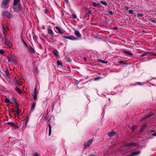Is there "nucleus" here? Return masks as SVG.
<instances>
[{
    "label": "nucleus",
    "instance_id": "34",
    "mask_svg": "<svg viewBox=\"0 0 156 156\" xmlns=\"http://www.w3.org/2000/svg\"><path fill=\"white\" fill-rule=\"evenodd\" d=\"M65 59L67 61V62H70V59L69 58V57L68 56H66V57Z\"/></svg>",
    "mask_w": 156,
    "mask_h": 156
},
{
    "label": "nucleus",
    "instance_id": "17",
    "mask_svg": "<svg viewBox=\"0 0 156 156\" xmlns=\"http://www.w3.org/2000/svg\"><path fill=\"white\" fill-rule=\"evenodd\" d=\"M92 5L94 7H97L98 8H100V4L99 3H96L95 2H91Z\"/></svg>",
    "mask_w": 156,
    "mask_h": 156
},
{
    "label": "nucleus",
    "instance_id": "62",
    "mask_svg": "<svg viewBox=\"0 0 156 156\" xmlns=\"http://www.w3.org/2000/svg\"><path fill=\"white\" fill-rule=\"evenodd\" d=\"M3 28L4 30H5V28L4 26H3Z\"/></svg>",
    "mask_w": 156,
    "mask_h": 156
},
{
    "label": "nucleus",
    "instance_id": "2",
    "mask_svg": "<svg viewBox=\"0 0 156 156\" xmlns=\"http://www.w3.org/2000/svg\"><path fill=\"white\" fill-rule=\"evenodd\" d=\"M8 62L12 64H14L17 60L16 57L14 55H10L8 56Z\"/></svg>",
    "mask_w": 156,
    "mask_h": 156
},
{
    "label": "nucleus",
    "instance_id": "58",
    "mask_svg": "<svg viewBox=\"0 0 156 156\" xmlns=\"http://www.w3.org/2000/svg\"><path fill=\"white\" fill-rule=\"evenodd\" d=\"M154 79V82H156V79H155L154 78H152V79H151V80H151L152 79Z\"/></svg>",
    "mask_w": 156,
    "mask_h": 156
},
{
    "label": "nucleus",
    "instance_id": "50",
    "mask_svg": "<svg viewBox=\"0 0 156 156\" xmlns=\"http://www.w3.org/2000/svg\"><path fill=\"white\" fill-rule=\"evenodd\" d=\"M147 54V52H145V53H143L141 55V56H144L145 55H146Z\"/></svg>",
    "mask_w": 156,
    "mask_h": 156
},
{
    "label": "nucleus",
    "instance_id": "18",
    "mask_svg": "<svg viewBox=\"0 0 156 156\" xmlns=\"http://www.w3.org/2000/svg\"><path fill=\"white\" fill-rule=\"evenodd\" d=\"M55 27L56 29L58 31V33L61 34H62L63 33L62 31V29L58 26Z\"/></svg>",
    "mask_w": 156,
    "mask_h": 156
},
{
    "label": "nucleus",
    "instance_id": "37",
    "mask_svg": "<svg viewBox=\"0 0 156 156\" xmlns=\"http://www.w3.org/2000/svg\"><path fill=\"white\" fill-rule=\"evenodd\" d=\"M120 69H114V70H113L114 72H119L120 71Z\"/></svg>",
    "mask_w": 156,
    "mask_h": 156
},
{
    "label": "nucleus",
    "instance_id": "30",
    "mask_svg": "<svg viewBox=\"0 0 156 156\" xmlns=\"http://www.w3.org/2000/svg\"><path fill=\"white\" fill-rule=\"evenodd\" d=\"M33 72L34 74H38L39 73V71L38 70V69H34L33 70Z\"/></svg>",
    "mask_w": 156,
    "mask_h": 156
},
{
    "label": "nucleus",
    "instance_id": "4",
    "mask_svg": "<svg viewBox=\"0 0 156 156\" xmlns=\"http://www.w3.org/2000/svg\"><path fill=\"white\" fill-rule=\"evenodd\" d=\"M141 152L140 151H132L129 153V156H138L140 154Z\"/></svg>",
    "mask_w": 156,
    "mask_h": 156
},
{
    "label": "nucleus",
    "instance_id": "10",
    "mask_svg": "<svg viewBox=\"0 0 156 156\" xmlns=\"http://www.w3.org/2000/svg\"><path fill=\"white\" fill-rule=\"evenodd\" d=\"M6 70L5 73L6 75L5 77L7 79L10 80L11 78V76L10 74L8 72V69H5Z\"/></svg>",
    "mask_w": 156,
    "mask_h": 156
},
{
    "label": "nucleus",
    "instance_id": "56",
    "mask_svg": "<svg viewBox=\"0 0 156 156\" xmlns=\"http://www.w3.org/2000/svg\"><path fill=\"white\" fill-rule=\"evenodd\" d=\"M94 56V54L93 53H91V57H92V58H93V57Z\"/></svg>",
    "mask_w": 156,
    "mask_h": 156
},
{
    "label": "nucleus",
    "instance_id": "43",
    "mask_svg": "<svg viewBox=\"0 0 156 156\" xmlns=\"http://www.w3.org/2000/svg\"><path fill=\"white\" fill-rule=\"evenodd\" d=\"M57 65L58 66L61 65V62L58 60L57 61Z\"/></svg>",
    "mask_w": 156,
    "mask_h": 156
},
{
    "label": "nucleus",
    "instance_id": "14",
    "mask_svg": "<svg viewBox=\"0 0 156 156\" xmlns=\"http://www.w3.org/2000/svg\"><path fill=\"white\" fill-rule=\"evenodd\" d=\"M153 115V113L152 112H151L149 114H147L144 115L143 118H142V119H144L147 118H148L151 116L152 115Z\"/></svg>",
    "mask_w": 156,
    "mask_h": 156
},
{
    "label": "nucleus",
    "instance_id": "53",
    "mask_svg": "<svg viewBox=\"0 0 156 156\" xmlns=\"http://www.w3.org/2000/svg\"><path fill=\"white\" fill-rule=\"evenodd\" d=\"M48 115L44 117V119L46 120L48 119Z\"/></svg>",
    "mask_w": 156,
    "mask_h": 156
},
{
    "label": "nucleus",
    "instance_id": "47",
    "mask_svg": "<svg viewBox=\"0 0 156 156\" xmlns=\"http://www.w3.org/2000/svg\"><path fill=\"white\" fill-rule=\"evenodd\" d=\"M137 16L138 17H141L143 16V15L140 13H138L137 14Z\"/></svg>",
    "mask_w": 156,
    "mask_h": 156
},
{
    "label": "nucleus",
    "instance_id": "28",
    "mask_svg": "<svg viewBox=\"0 0 156 156\" xmlns=\"http://www.w3.org/2000/svg\"><path fill=\"white\" fill-rule=\"evenodd\" d=\"M5 102L6 103H10V100L8 98H6L4 100Z\"/></svg>",
    "mask_w": 156,
    "mask_h": 156
},
{
    "label": "nucleus",
    "instance_id": "24",
    "mask_svg": "<svg viewBox=\"0 0 156 156\" xmlns=\"http://www.w3.org/2000/svg\"><path fill=\"white\" fill-rule=\"evenodd\" d=\"M53 53L56 56V57L58 56V52L57 50H55L53 51Z\"/></svg>",
    "mask_w": 156,
    "mask_h": 156
},
{
    "label": "nucleus",
    "instance_id": "54",
    "mask_svg": "<svg viewBox=\"0 0 156 156\" xmlns=\"http://www.w3.org/2000/svg\"><path fill=\"white\" fill-rule=\"evenodd\" d=\"M100 78L99 77H97L94 79V80H99Z\"/></svg>",
    "mask_w": 156,
    "mask_h": 156
},
{
    "label": "nucleus",
    "instance_id": "57",
    "mask_svg": "<svg viewBox=\"0 0 156 156\" xmlns=\"http://www.w3.org/2000/svg\"><path fill=\"white\" fill-rule=\"evenodd\" d=\"M88 13H89L90 14H91V11L90 10H88Z\"/></svg>",
    "mask_w": 156,
    "mask_h": 156
},
{
    "label": "nucleus",
    "instance_id": "6",
    "mask_svg": "<svg viewBox=\"0 0 156 156\" xmlns=\"http://www.w3.org/2000/svg\"><path fill=\"white\" fill-rule=\"evenodd\" d=\"M93 141V139H90L87 141L86 142H85L84 144V147L85 148H86L87 147L89 146L90 145H91Z\"/></svg>",
    "mask_w": 156,
    "mask_h": 156
},
{
    "label": "nucleus",
    "instance_id": "22",
    "mask_svg": "<svg viewBox=\"0 0 156 156\" xmlns=\"http://www.w3.org/2000/svg\"><path fill=\"white\" fill-rule=\"evenodd\" d=\"M36 105V103L35 102H33L32 104L31 108V111L33 112L34 108H35V106Z\"/></svg>",
    "mask_w": 156,
    "mask_h": 156
},
{
    "label": "nucleus",
    "instance_id": "21",
    "mask_svg": "<svg viewBox=\"0 0 156 156\" xmlns=\"http://www.w3.org/2000/svg\"><path fill=\"white\" fill-rule=\"evenodd\" d=\"M61 69L60 70V71L65 73H69L70 72H71V71L70 70V69H68L69 70H68L67 69Z\"/></svg>",
    "mask_w": 156,
    "mask_h": 156
},
{
    "label": "nucleus",
    "instance_id": "61",
    "mask_svg": "<svg viewBox=\"0 0 156 156\" xmlns=\"http://www.w3.org/2000/svg\"><path fill=\"white\" fill-rule=\"evenodd\" d=\"M114 29H117V27H114Z\"/></svg>",
    "mask_w": 156,
    "mask_h": 156
},
{
    "label": "nucleus",
    "instance_id": "19",
    "mask_svg": "<svg viewBox=\"0 0 156 156\" xmlns=\"http://www.w3.org/2000/svg\"><path fill=\"white\" fill-rule=\"evenodd\" d=\"M10 103H15L17 104V102L16 101V99L14 97H12L10 100Z\"/></svg>",
    "mask_w": 156,
    "mask_h": 156
},
{
    "label": "nucleus",
    "instance_id": "59",
    "mask_svg": "<svg viewBox=\"0 0 156 156\" xmlns=\"http://www.w3.org/2000/svg\"><path fill=\"white\" fill-rule=\"evenodd\" d=\"M88 156H95V155L94 154H91L89 155Z\"/></svg>",
    "mask_w": 156,
    "mask_h": 156
},
{
    "label": "nucleus",
    "instance_id": "55",
    "mask_svg": "<svg viewBox=\"0 0 156 156\" xmlns=\"http://www.w3.org/2000/svg\"><path fill=\"white\" fill-rule=\"evenodd\" d=\"M35 93V94H37V90H36V88H35L34 89V92L33 93Z\"/></svg>",
    "mask_w": 156,
    "mask_h": 156
},
{
    "label": "nucleus",
    "instance_id": "27",
    "mask_svg": "<svg viewBox=\"0 0 156 156\" xmlns=\"http://www.w3.org/2000/svg\"><path fill=\"white\" fill-rule=\"evenodd\" d=\"M149 81H147L146 83H143V82H136V83L139 85H142L143 84H144L145 83H149Z\"/></svg>",
    "mask_w": 156,
    "mask_h": 156
},
{
    "label": "nucleus",
    "instance_id": "12",
    "mask_svg": "<svg viewBox=\"0 0 156 156\" xmlns=\"http://www.w3.org/2000/svg\"><path fill=\"white\" fill-rule=\"evenodd\" d=\"M136 143H129L126 142L125 144V145L126 147H129L131 146H135L136 145Z\"/></svg>",
    "mask_w": 156,
    "mask_h": 156
},
{
    "label": "nucleus",
    "instance_id": "39",
    "mask_svg": "<svg viewBox=\"0 0 156 156\" xmlns=\"http://www.w3.org/2000/svg\"><path fill=\"white\" fill-rule=\"evenodd\" d=\"M124 9L126 10H128L129 9V8L128 7L124 6Z\"/></svg>",
    "mask_w": 156,
    "mask_h": 156
},
{
    "label": "nucleus",
    "instance_id": "1",
    "mask_svg": "<svg viewBox=\"0 0 156 156\" xmlns=\"http://www.w3.org/2000/svg\"><path fill=\"white\" fill-rule=\"evenodd\" d=\"M20 2V0H14L12 8L16 12L18 13L22 10Z\"/></svg>",
    "mask_w": 156,
    "mask_h": 156
},
{
    "label": "nucleus",
    "instance_id": "7",
    "mask_svg": "<svg viewBox=\"0 0 156 156\" xmlns=\"http://www.w3.org/2000/svg\"><path fill=\"white\" fill-rule=\"evenodd\" d=\"M62 37L64 38L73 41L77 40L78 39L77 38H76L72 36H69L67 37L63 36H62Z\"/></svg>",
    "mask_w": 156,
    "mask_h": 156
},
{
    "label": "nucleus",
    "instance_id": "35",
    "mask_svg": "<svg viewBox=\"0 0 156 156\" xmlns=\"http://www.w3.org/2000/svg\"><path fill=\"white\" fill-rule=\"evenodd\" d=\"M5 53V51H4L2 49H0V54L2 55H3Z\"/></svg>",
    "mask_w": 156,
    "mask_h": 156
},
{
    "label": "nucleus",
    "instance_id": "9",
    "mask_svg": "<svg viewBox=\"0 0 156 156\" xmlns=\"http://www.w3.org/2000/svg\"><path fill=\"white\" fill-rule=\"evenodd\" d=\"M122 53L125 55H128L129 56H131L133 55V54L131 52L125 50H123L122 51Z\"/></svg>",
    "mask_w": 156,
    "mask_h": 156
},
{
    "label": "nucleus",
    "instance_id": "63",
    "mask_svg": "<svg viewBox=\"0 0 156 156\" xmlns=\"http://www.w3.org/2000/svg\"><path fill=\"white\" fill-rule=\"evenodd\" d=\"M153 55L156 56V54H153Z\"/></svg>",
    "mask_w": 156,
    "mask_h": 156
},
{
    "label": "nucleus",
    "instance_id": "11",
    "mask_svg": "<svg viewBox=\"0 0 156 156\" xmlns=\"http://www.w3.org/2000/svg\"><path fill=\"white\" fill-rule=\"evenodd\" d=\"M16 109L13 111L14 112H15L17 115H20L21 110L19 108L18 106L17 105L16 106Z\"/></svg>",
    "mask_w": 156,
    "mask_h": 156
},
{
    "label": "nucleus",
    "instance_id": "60",
    "mask_svg": "<svg viewBox=\"0 0 156 156\" xmlns=\"http://www.w3.org/2000/svg\"><path fill=\"white\" fill-rule=\"evenodd\" d=\"M64 0L65 1V2L66 3H68V0Z\"/></svg>",
    "mask_w": 156,
    "mask_h": 156
},
{
    "label": "nucleus",
    "instance_id": "64",
    "mask_svg": "<svg viewBox=\"0 0 156 156\" xmlns=\"http://www.w3.org/2000/svg\"><path fill=\"white\" fill-rule=\"evenodd\" d=\"M151 132H154V130H151Z\"/></svg>",
    "mask_w": 156,
    "mask_h": 156
},
{
    "label": "nucleus",
    "instance_id": "38",
    "mask_svg": "<svg viewBox=\"0 0 156 156\" xmlns=\"http://www.w3.org/2000/svg\"><path fill=\"white\" fill-rule=\"evenodd\" d=\"M22 41L24 45L25 46L27 47L28 46L27 43L23 39L22 40Z\"/></svg>",
    "mask_w": 156,
    "mask_h": 156
},
{
    "label": "nucleus",
    "instance_id": "32",
    "mask_svg": "<svg viewBox=\"0 0 156 156\" xmlns=\"http://www.w3.org/2000/svg\"><path fill=\"white\" fill-rule=\"evenodd\" d=\"M15 90L19 93H21L20 90L18 87H16L15 88Z\"/></svg>",
    "mask_w": 156,
    "mask_h": 156
},
{
    "label": "nucleus",
    "instance_id": "26",
    "mask_svg": "<svg viewBox=\"0 0 156 156\" xmlns=\"http://www.w3.org/2000/svg\"><path fill=\"white\" fill-rule=\"evenodd\" d=\"M98 61L99 62H100L101 63L105 64H107L108 62L107 61H104L103 60L101 59H98Z\"/></svg>",
    "mask_w": 156,
    "mask_h": 156
},
{
    "label": "nucleus",
    "instance_id": "25",
    "mask_svg": "<svg viewBox=\"0 0 156 156\" xmlns=\"http://www.w3.org/2000/svg\"><path fill=\"white\" fill-rule=\"evenodd\" d=\"M32 96L34 100H36L37 99V94L33 93L32 94Z\"/></svg>",
    "mask_w": 156,
    "mask_h": 156
},
{
    "label": "nucleus",
    "instance_id": "52",
    "mask_svg": "<svg viewBox=\"0 0 156 156\" xmlns=\"http://www.w3.org/2000/svg\"><path fill=\"white\" fill-rule=\"evenodd\" d=\"M151 135L154 136H156V132L152 133Z\"/></svg>",
    "mask_w": 156,
    "mask_h": 156
},
{
    "label": "nucleus",
    "instance_id": "29",
    "mask_svg": "<svg viewBox=\"0 0 156 156\" xmlns=\"http://www.w3.org/2000/svg\"><path fill=\"white\" fill-rule=\"evenodd\" d=\"M7 124L11 125L12 127H14L15 126V124L12 122H8Z\"/></svg>",
    "mask_w": 156,
    "mask_h": 156
},
{
    "label": "nucleus",
    "instance_id": "40",
    "mask_svg": "<svg viewBox=\"0 0 156 156\" xmlns=\"http://www.w3.org/2000/svg\"><path fill=\"white\" fill-rule=\"evenodd\" d=\"M80 81H79L78 80H76L74 82V84L75 85H77L80 82Z\"/></svg>",
    "mask_w": 156,
    "mask_h": 156
},
{
    "label": "nucleus",
    "instance_id": "13",
    "mask_svg": "<svg viewBox=\"0 0 156 156\" xmlns=\"http://www.w3.org/2000/svg\"><path fill=\"white\" fill-rule=\"evenodd\" d=\"M28 48V51L30 53H34L35 50L32 48L31 46L30 45L27 47Z\"/></svg>",
    "mask_w": 156,
    "mask_h": 156
},
{
    "label": "nucleus",
    "instance_id": "15",
    "mask_svg": "<svg viewBox=\"0 0 156 156\" xmlns=\"http://www.w3.org/2000/svg\"><path fill=\"white\" fill-rule=\"evenodd\" d=\"M116 133L115 132L112 131L109 132L108 134V135L109 137H111L114 136Z\"/></svg>",
    "mask_w": 156,
    "mask_h": 156
},
{
    "label": "nucleus",
    "instance_id": "8",
    "mask_svg": "<svg viewBox=\"0 0 156 156\" xmlns=\"http://www.w3.org/2000/svg\"><path fill=\"white\" fill-rule=\"evenodd\" d=\"M5 44L7 45L9 48H11L12 47V44L8 39L6 37H5Z\"/></svg>",
    "mask_w": 156,
    "mask_h": 156
},
{
    "label": "nucleus",
    "instance_id": "31",
    "mask_svg": "<svg viewBox=\"0 0 156 156\" xmlns=\"http://www.w3.org/2000/svg\"><path fill=\"white\" fill-rule=\"evenodd\" d=\"M100 2L101 4H102L105 6L107 5V2L105 1H100Z\"/></svg>",
    "mask_w": 156,
    "mask_h": 156
},
{
    "label": "nucleus",
    "instance_id": "45",
    "mask_svg": "<svg viewBox=\"0 0 156 156\" xmlns=\"http://www.w3.org/2000/svg\"><path fill=\"white\" fill-rule=\"evenodd\" d=\"M83 59L85 62H86L87 60V58L86 57H83Z\"/></svg>",
    "mask_w": 156,
    "mask_h": 156
},
{
    "label": "nucleus",
    "instance_id": "49",
    "mask_svg": "<svg viewBox=\"0 0 156 156\" xmlns=\"http://www.w3.org/2000/svg\"><path fill=\"white\" fill-rule=\"evenodd\" d=\"M136 126H132V130L133 131L134 130V129L136 128Z\"/></svg>",
    "mask_w": 156,
    "mask_h": 156
},
{
    "label": "nucleus",
    "instance_id": "36",
    "mask_svg": "<svg viewBox=\"0 0 156 156\" xmlns=\"http://www.w3.org/2000/svg\"><path fill=\"white\" fill-rule=\"evenodd\" d=\"M110 72V71H109V70L108 69L107 71L105 73H103V75H106L107 74H108ZM105 76H106L105 75Z\"/></svg>",
    "mask_w": 156,
    "mask_h": 156
},
{
    "label": "nucleus",
    "instance_id": "5",
    "mask_svg": "<svg viewBox=\"0 0 156 156\" xmlns=\"http://www.w3.org/2000/svg\"><path fill=\"white\" fill-rule=\"evenodd\" d=\"M3 16H7L9 18H11L13 17V15L8 11H4L2 13Z\"/></svg>",
    "mask_w": 156,
    "mask_h": 156
},
{
    "label": "nucleus",
    "instance_id": "23",
    "mask_svg": "<svg viewBox=\"0 0 156 156\" xmlns=\"http://www.w3.org/2000/svg\"><path fill=\"white\" fill-rule=\"evenodd\" d=\"M48 129H49V136H50L51 133V126L50 124H48Z\"/></svg>",
    "mask_w": 156,
    "mask_h": 156
},
{
    "label": "nucleus",
    "instance_id": "33",
    "mask_svg": "<svg viewBox=\"0 0 156 156\" xmlns=\"http://www.w3.org/2000/svg\"><path fill=\"white\" fill-rule=\"evenodd\" d=\"M3 41V39L1 35L0 36V44H2Z\"/></svg>",
    "mask_w": 156,
    "mask_h": 156
},
{
    "label": "nucleus",
    "instance_id": "46",
    "mask_svg": "<svg viewBox=\"0 0 156 156\" xmlns=\"http://www.w3.org/2000/svg\"><path fill=\"white\" fill-rule=\"evenodd\" d=\"M72 17L73 18V19H76L77 17L76 15L74 14L72 15Z\"/></svg>",
    "mask_w": 156,
    "mask_h": 156
},
{
    "label": "nucleus",
    "instance_id": "44",
    "mask_svg": "<svg viewBox=\"0 0 156 156\" xmlns=\"http://www.w3.org/2000/svg\"><path fill=\"white\" fill-rule=\"evenodd\" d=\"M108 13L109 14L111 15H113V12L112 11H109Z\"/></svg>",
    "mask_w": 156,
    "mask_h": 156
},
{
    "label": "nucleus",
    "instance_id": "48",
    "mask_svg": "<svg viewBox=\"0 0 156 156\" xmlns=\"http://www.w3.org/2000/svg\"><path fill=\"white\" fill-rule=\"evenodd\" d=\"M133 11L132 10H129V13L130 14H133Z\"/></svg>",
    "mask_w": 156,
    "mask_h": 156
},
{
    "label": "nucleus",
    "instance_id": "3",
    "mask_svg": "<svg viewBox=\"0 0 156 156\" xmlns=\"http://www.w3.org/2000/svg\"><path fill=\"white\" fill-rule=\"evenodd\" d=\"M10 0H3L1 3V6L2 8L7 9L9 6V4Z\"/></svg>",
    "mask_w": 156,
    "mask_h": 156
},
{
    "label": "nucleus",
    "instance_id": "51",
    "mask_svg": "<svg viewBox=\"0 0 156 156\" xmlns=\"http://www.w3.org/2000/svg\"><path fill=\"white\" fill-rule=\"evenodd\" d=\"M28 121H29V119L28 118H27V119H26V121H25V124H27V123L28 122Z\"/></svg>",
    "mask_w": 156,
    "mask_h": 156
},
{
    "label": "nucleus",
    "instance_id": "42",
    "mask_svg": "<svg viewBox=\"0 0 156 156\" xmlns=\"http://www.w3.org/2000/svg\"><path fill=\"white\" fill-rule=\"evenodd\" d=\"M33 156H39V154L37 152H36L34 154Z\"/></svg>",
    "mask_w": 156,
    "mask_h": 156
},
{
    "label": "nucleus",
    "instance_id": "16",
    "mask_svg": "<svg viewBox=\"0 0 156 156\" xmlns=\"http://www.w3.org/2000/svg\"><path fill=\"white\" fill-rule=\"evenodd\" d=\"M48 33L50 36L52 37H53L54 33L52 30L51 29H48Z\"/></svg>",
    "mask_w": 156,
    "mask_h": 156
},
{
    "label": "nucleus",
    "instance_id": "20",
    "mask_svg": "<svg viewBox=\"0 0 156 156\" xmlns=\"http://www.w3.org/2000/svg\"><path fill=\"white\" fill-rule=\"evenodd\" d=\"M74 34L77 37H81V35L80 34L79 31L75 30V33Z\"/></svg>",
    "mask_w": 156,
    "mask_h": 156
},
{
    "label": "nucleus",
    "instance_id": "41",
    "mask_svg": "<svg viewBox=\"0 0 156 156\" xmlns=\"http://www.w3.org/2000/svg\"><path fill=\"white\" fill-rule=\"evenodd\" d=\"M146 127V126L145 125H144L142 126V127L140 129V131H141L144 128Z\"/></svg>",
    "mask_w": 156,
    "mask_h": 156
}]
</instances>
